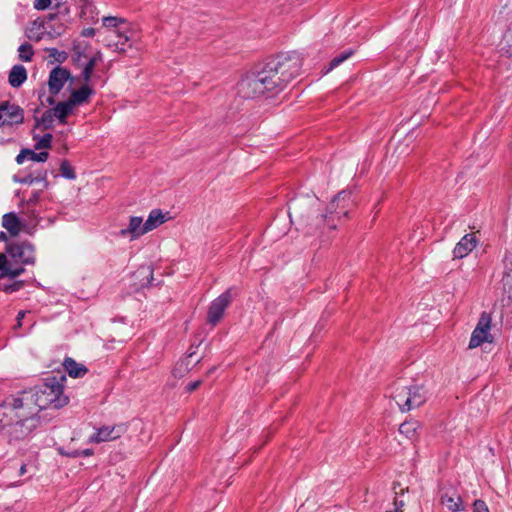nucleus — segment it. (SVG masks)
Instances as JSON below:
<instances>
[{"label": "nucleus", "instance_id": "nucleus-44", "mask_svg": "<svg viewBox=\"0 0 512 512\" xmlns=\"http://www.w3.org/2000/svg\"><path fill=\"white\" fill-rule=\"evenodd\" d=\"M93 454V451L91 449H85L83 451H75L71 454L73 457L77 456H91Z\"/></svg>", "mask_w": 512, "mask_h": 512}, {"label": "nucleus", "instance_id": "nucleus-26", "mask_svg": "<svg viewBox=\"0 0 512 512\" xmlns=\"http://www.w3.org/2000/svg\"><path fill=\"white\" fill-rule=\"evenodd\" d=\"M102 54L97 52L94 56L88 59L87 63L84 65L81 76L85 83L90 82L94 68L96 64L101 61Z\"/></svg>", "mask_w": 512, "mask_h": 512}, {"label": "nucleus", "instance_id": "nucleus-24", "mask_svg": "<svg viewBox=\"0 0 512 512\" xmlns=\"http://www.w3.org/2000/svg\"><path fill=\"white\" fill-rule=\"evenodd\" d=\"M45 24L46 22L45 21H39V20H35L31 27H29L26 31V36L30 39V40H33V41H40L43 39V35H44V30L46 29L45 27Z\"/></svg>", "mask_w": 512, "mask_h": 512}, {"label": "nucleus", "instance_id": "nucleus-7", "mask_svg": "<svg viewBox=\"0 0 512 512\" xmlns=\"http://www.w3.org/2000/svg\"><path fill=\"white\" fill-rule=\"evenodd\" d=\"M6 254L7 257L9 256L22 265H34L36 263L35 246L28 241L8 244Z\"/></svg>", "mask_w": 512, "mask_h": 512}, {"label": "nucleus", "instance_id": "nucleus-33", "mask_svg": "<svg viewBox=\"0 0 512 512\" xmlns=\"http://www.w3.org/2000/svg\"><path fill=\"white\" fill-rule=\"evenodd\" d=\"M60 171L63 177L67 179H75L76 175L71 167L70 163L67 160H63L60 164Z\"/></svg>", "mask_w": 512, "mask_h": 512}, {"label": "nucleus", "instance_id": "nucleus-25", "mask_svg": "<svg viewBox=\"0 0 512 512\" xmlns=\"http://www.w3.org/2000/svg\"><path fill=\"white\" fill-rule=\"evenodd\" d=\"M64 367H65L66 371L68 372L69 376L74 377V378L82 377L87 372V368L84 365L77 363L72 358L65 359Z\"/></svg>", "mask_w": 512, "mask_h": 512}, {"label": "nucleus", "instance_id": "nucleus-27", "mask_svg": "<svg viewBox=\"0 0 512 512\" xmlns=\"http://www.w3.org/2000/svg\"><path fill=\"white\" fill-rule=\"evenodd\" d=\"M102 22L103 26L109 29L108 33L111 30H123L128 28V24L126 20L123 18L108 16L104 17L102 19Z\"/></svg>", "mask_w": 512, "mask_h": 512}, {"label": "nucleus", "instance_id": "nucleus-21", "mask_svg": "<svg viewBox=\"0 0 512 512\" xmlns=\"http://www.w3.org/2000/svg\"><path fill=\"white\" fill-rule=\"evenodd\" d=\"M166 221L165 215L160 209H153L146 219L145 227L147 230V233L156 229L158 226L163 224Z\"/></svg>", "mask_w": 512, "mask_h": 512}, {"label": "nucleus", "instance_id": "nucleus-9", "mask_svg": "<svg viewBox=\"0 0 512 512\" xmlns=\"http://www.w3.org/2000/svg\"><path fill=\"white\" fill-rule=\"evenodd\" d=\"M232 298V288H229L211 302L207 312L208 324L215 326L220 322Z\"/></svg>", "mask_w": 512, "mask_h": 512}, {"label": "nucleus", "instance_id": "nucleus-40", "mask_svg": "<svg viewBox=\"0 0 512 512\" xmlns=\"http://www.w3.org/2000/svg\"><path fill=\"white\" fill-rule=\"evenodd\" d=\"M474 512H489V509L484 501L476 500L473 504Z\"/></svg>", "mask_w": 512, "mask_h": 512}, {"label": "nucleus", "instance_id": "nucleus-47", "mask_svg": "<svg viewBox=\"0 0 512 512\" xmlns=\"http://www.w3.org/2000/svg\"><path fill=\"white\" fill-rule=\"evenodd\" d=\"M26 473V465L23 464L19 469V475H24Z\"/></svg>", "mask_w": 512, "mask_h": 512}, {"label": "nucleus", "instance_id": "nucleus-52", "mask_svg": "<svg viewBox=\"0 0 512 512\" xmlns=\"http://www.w3.org/2000/svg\"><path fill=\"white\" fill-rule=\"evenodd\" d=\"M395 504H396L397 506H398V505L403 506V502H402V501L398 502V501L396 500V501H395Z\"/></svg>", "mask_w": 512, "mask_h": 512}, {"label": "nucleus", "instance_id": "nucleus-39", "mask_svg": "<svg viewBox=\"0 0 512 512\" xmlns=\"http://www.w3.org/2000/svg\"><path fill=\"white\" fill-rule=\"evenodd\" d=\"M23 287V281H14L11 284L4 285V291L8 293H12L18 291Z\"/></svg>", "mask_w": 512, "mask_h": 512}, {"label": "nucleus", "instance_id": "nucleus-1", "mask_svg": "<svg viewBox=\"0 0 512 512\" xmlns=\"http://www.w3.org/2000/svg\"><path fill=\"white\" fill-rule=\"evenodd\" d=\"M316 204L317 199L305 198L295 199L289 205L288 214L290 219L292 221L295 219L300 226L307 228L308 233L317 230L324 222L327 223L330 229H335V220L347 217L354 206L351 193L347 191H341L334 197L328 205L327 214L325 215H318L315 213L316 211L311 210Z\"/></svg>", "mask_w": 512, "mask_h": 512}, {"label": "nucleus", "instance_id": "nucleus-2", "mask_svg": "<svg viewBox=\"0 0 512 512\" xmlns=\"http://www.w3.org/2000/svg\"><path fill=\"white\" fill-rule=\"evenodd\" d=\"M11 423L4 425L9 441L24 440L41 425L39 413L42 411L29 391H23L15 397L6 399Z\"/></svg>", "mask_w": 512, "mask_h": 512}, {"label": "nucleus", "instance_id": "nucleus-4", "mask_svg": "<svg viewBox=\"0 0 512 512\" xmlns=\"http://www.w3.org/2000/svg\"><path fill=\"white\" fill-rule=\"evenodd\" d=\"M30 392L41 410L49 406L61 408L68 403V397L63 394V385L56 377H48L42 385Z\"/></svg>", "mask_w": 512, "mask_h": 512}, {"label": "nucleus", "instance_id": "nucleus-18", "mask_svg": "<svg viewBox=\"0 0 512 512\" xmlns=\"http://www.w3.org/2000/svg\"><path fill=\"white\" fill-rule=\"evenodd\" d=\"M93 93L94 91L86 83L81 88L72 91L68 101L75 108L77 106L83 105L84 103H87Z\"/></svg>", "mask_w": 512, "mask_h": 512}, {"label": "nucleus", "instance_id": "nucleus-32", "mask_svg": "<svg viewBox=\"0 0 512 512\" xmlns=\"http://www.w3.org/2000/svg\"><path fill=\"white\" fill-rule=\"evenodd\" d=\"M352 53L353 52L350 50V51H346V52L342 53L339 56L334 57L330 62L327 72L331 71L332 69H334L337 66H339L340 64H342L345 60H347L352 55Z\"/></svg>", "mask_w": 512, "mask_h": 512}, {"label": "nucleus", "instance_id": "nucleus-28", "mask_svg": "<svg viewBox=\"0 0 512 512\" xmlns=\"http://www.w3.org/2000/svg\"><path fill=\"white\" fill-rule=\"evenodd\" d=\"M2 276H6L11 280H14L18 276L22 275L25 272V269L23 266L19 267H12L9 261L7 260V263L5 264V267L1 269Z\"/></svg>", "mask_w": 512, "mask_h": 512}, {"label": "nucleus", "instance_id": "nucleus-45", "mask_svg": "<svg viewBox=\"0 0 512 512\" xmlns=\"http://www.w3.org/2000/svg\"><path fill=\"white\" fill-rule=\"evenodd\" d=\"M201 384V381H194V382H191L187 385L186 389L188 392H192L194 390H196Z\"/></svg>", "mask_w": 512, "mask_h": 512}, {"label": "nucleus", "instance_id": "nucleus-38", "mask_svg": "<svg viewBox=\"0 0 512 512\" xmlns=\"http://www.w3.org/2000/svg\"><path fill=\"white\" fill-rule=\"evenodd\" d=\"M53 117L54 114H53V109L51 110H47L46 112L43 113V115L41 116V119H40V122L46 127H50L51 123H52V120H53Z\"/></svg>", "mask_w": 512, "mask_h": 512}, {"label": "nucleus", "instance_id": "nucleus-42", "mask_svg": "<svg viewBox=\"0 0 512 512\" xmlns=\"http://www.w3.org/2000/svg\"><path fill=\"white\" fill-rule=\"evenodd\" d=\"M30 149H22L16 157L17 164H22L24 160L29 158Z\"/></svg>", "mask_w": 512, "mask_h": 512}, {"label": "nucleus", "instance_id": "nucleus-50", "mask_svg": "<svg viewBox=\"0 0 512 512\" xmlns=\"http://www.w3.org/2000/svg\"><path fill=\"white\" fill-rule=\"evenodd\" d=\"M55 17H56V14H50V15L48 16V19H49V20H53Z\"/></svg>", "mask_w": 512, "mask_h": 512}, {"label": "nucleus", "instance_id": "nucleus-48", "mask_svg": "<svg viewBox=\"0 0 512 512\" xmlns=\"http://www.w3.org/2000/svg\"><path fill=\"white\" fill-rule=\"evenodd\" d=\"M24 314H25V313H24L23 311H20V312L18 313V315H17V319H18V320L22 319V318L24 317Z\"/></svg>", "mask_w": 512, "mask_h": 512}, {"label": "nucleus", "instance_id": "nucleus-31", "mask_svg": "<svg viewBox=\"0 0 512 512\" xmlns=\"http://www.w3.org/2000/svg\"><path fill=\"white\" fill-rule=\"evenodd\" d=\"M50 58L54 59V61L58 63H64L68 59V54L65 51H60L56 48H48L46 49Z\"/></svg>", "mask_w": 512, "mask_h": 512}, {"label": "nucleus", "instance_id": "nucleus-19", "mask_svg": "<svg viewBox=\"0 0 512 512\" xmlns=\"http://www.w3.org/2000/svg\"><path fill=\"white\" fill-rule=\"evenodd\" d=\"M2 226L13 237L18 236L22 228V224L14 212H9L3 215Z\"/></svg>", "mask_w": 512, "mask_h": 512}, {"label": "nucleus", "instance_id": "nucleus-46", "mask_svg": "<svg viewBox=\"0 0 512 512\" xmlns=\"http://www.w3.org/2000/svg\"><path fill=\"white\" fill-rule=\"evenodd\" d=\"M82 35L85 37H93L95 35L94 28H86L82 31Z\"/></svg>", "mask_w": 512, "mask_h": 512}, {"label": "nucleus", "instance_id": "nucleus-11", "mask_svg": "<svg viewBox=\"0 0 512 512\" xmlns=\"http://www.w3.org/2000/svg\"><path fill=\"white\" fill-rule=\"evenodd\" d=\"M132 31L129 28L123 30H111L107 35V46L114 48L115 51L123 53L132 46Z\"/></svg>", "mask_w": 512, "mask_h": 512}, {"label": "nucleus", "instance_id": "nucleus-36", "mask_svg": "<svg viewBox=\"0 0 512 512\" xmlns=\"http://www.w3.org/2000/svg\"><path fill=\"white\" fill-rule=\"evenodd\" d=\"M503 41L505 42L508 48V53L512 55V23L510 24L506 33L504 34Z\"/></svg>", "mask_w": 512, "mask_h": 512}, {"label": "nucleus", "instance_id": "nucleus-6", "mask_svg": "<svg viewBox=\"0 0 512 512\" xmlns=\"http://www.w3.org/2000/svg\"><path fill=\"white\" fill-rule=\"evenodd\" d=\"M238 93L245 99H254L264 95L270 96L259 71L248 73L240 80Z\"/></svg>", "mask_w": 512, "mask_h": 512}, {"label": "nucleus", "instance_id": "nucleus-35", "mask_svg": "<svg viewBox=\"0 0 512 512\" xmlns=\"http://www.w3.org/2000/svg\"><path fill=\"white\" fill-rule=\"evenodd\" d=\"M48 157V152L35 153L34 151L30 150L29 153V159L35 162H45Z\"/></svg>", "mask_w": 512, "mask_h": 512}, {"label": "nucleus", "instance_id": "nucleus-10", "mask_svg": "<svg viewBox=\"0 0 512 512\" xmlns=\"http://www.w3.org/2000/svg\"><path fill=\"white\" fill-rule=\"evenodd\" d=\"M24 111L16 104L3 102L0 104V127L23 123Z\"/></svg>", "mask_w": 512, "mask_h": 512}, {"label": "nucleus", "instance_id": "nucleus-17", "mask_svg": "<svg viewBox=\"0 0 512 512\" xmlns=\"http://www.w3.org/2000/svg\"><path fill=\"white\" fill-rule=\"evenodd\" d=\"M14 181L21 183V184H29L32 185L34 183H43V187H48V181H47V171L44 169L36 170L34 172L28 173L25 176H14Z\"/></svg>", "mask_w": 512, "mask_h": 512}, {"label": "nucleus", "instance_id": "nucleus-37", "mask_svg": "<svg viewBox=\"0 0 512 512\" xmlns=\"http://www.w3.org/2000/svg\"><path fill=\"white\" fill-rule=\"evenodd\" d=\"M505 272L503 277H508V280L512 281V253L506 256L505 259Z\"/></svg>", "mask_w": 512, "mask_h": 512}, {"label": "nucleus", "instance_id": "nucleus-43", "mask_svg": "<svg viewBox=\"0 0 512 512\" xmlns=\"http://www.w3.org/2000/svg\"><path fill=\"white\" fill-rule=\"evenodd\" d=\"M41 191H35L32 193L31 197L26 201L28 206H32L36 204L40 199Z\"/></svg>", "mask_w": 512, "mask_h": 512}, {"label": "nucleus", "instance_id": "nucleus-16", "mask_svg": "<svg viewBox=\"0 0 512 512\" xmlns=\"http://www.w3.org/2000/svg\"><path fill=\"white\" fill-rule=\"evenodd\" d=\"M441 504L451 512H458L464 509L460 495L453 490H447L442 494Z\"/></svg>", "mask_w": 512, "mask_h": 512}, {"label": "nucleus", "instance_id": "nucleus-49", "mask_svg": "<svg viewBox=\"0 0 512 512\" xmlns=\"http://www.w3.org/2000/svg\"><path fill=\"white\" fill-rule=\"evenodd\" d=\"M0 240H4V241H6V240H7V236H6V234H5V233H3V232H2V233L0 234Z\"/></svg>", "mask_w": 512, "mask_h": 512}, {"label": "nucleus", "instance_id": "nucleus-15", "mask_svg": "<svg viewBox=\"0 0 512 512\" xmlns=\"http://www.w3.org/2000/svg\"><path fill=\"white\" fill-rule=\"evenodd\" d=\"M476 237L469 233L464 235L456 244L453 250L454 258L462 259L466 257L476 247Z\"/></svg>", "mask_w": 512, "mask_h": 512}, {"label": "nucleus", "instance_id": "nucleus-29", "mask_svg": "<svg viewBox=\"0 0 512 512\" xmlns=\"http://www.w3.org/2000/svg\"><path fill=\"white\" fill-rule=\"evenodd\" d=\"M417 423L416 422H404L399 427V432L405 435L408 439H413L416 435Z\"/></svg>", "mask_w": 512, "mask_h": 512}, {"label": "nucleus", "instance_id": "nucleus-14", "mask_svg": "<svg viewBox=\"0 0 512 512\" xmlns=\"http://www.w3.org/2000/svg\"><path fill=\"white\" fill-rule=\"evenodd\" d=\"M147 233L143 218L140 216L130 217L127 228L121 229L119 235L121 237H128L130 241L138 239L140 236Z\"/></svg>", "mask_w": 512, "mask_h": 512}, {"label": "nucleus", "instance_id": "nucleus-30", "mask_svg": "<svg viewBox=\"0 0 512 512\" xmlns=\"http://www.w3.org/2000/svg\"><path fill=\"white\" fill-rule=\"evenodd\" d=\"M19 58L24 62H30L34 55L33 48L30 44L24 43L18 48Z\"/></svg>", "mask_w": 512, "mask_h": 512}, {"label": "nucleus", "instance_id": "nucleus-8", "mask_svg": "<svg viewBox=\"0 0 512 512\" xmlns=\"http://www.w3.org/2000/svg\"><path fill=\"white\" fill-rule=\"evenodd\" d=\"M491 323H492V318H491L490 313L485 312V311L482 312L480 315V318L478 320V323L470 337V341H469L470 349L477 348L485 342H488V343L493 342V336L490 333Z\"/></svg>", "mask_w": 512, "mask_h": 512}, {"label": "nucleus", "instance_id": "nucleus-12", "mask_svg": "<svg viewBox=\"0 0 512 512\" xmlns=\"http://www.w3.org/2000/svg\"><path fill=\"white\" fill-rule=\"evenodd\" d=\"M126 432L124 425L103 426L96 430L88 439L89 443H101L120 438Z\"/></svg>", "mask_w": 512, "mask_h": 512}, {"label": "nucleus", "instance_id": "nucleus-41", "mask_svg": "<svg viewBox=\"0 0 512 512\" xmlns=\"http://www.w3.org/2000/svg\"><path fill=\"white\" fill-rule=\"evenodd\" d=\"M51 5V0H35L34 8L36 10H45Z\"/></svg>", "mask_w": 512, "mask_h": 512}, {"label": "nucleus", "instance_id": "nucleus-20", "mask_svg": "<svg viewBox=\"0 0 512 512\" xmlns=\"http://www.w3.org/2000/svg\"><path fill=\"white\" fill-rule=\"evenodd\" d=\"M27 79V71L22 65H14L9 73V84L14 87H20Z\"/></svg>", "mask_w": 512, "mask_h": 512}, {"label": "nucleus", "instance_id": "nucleus-23", "mask_svg": "<svg viewBox=\"0 0 512 512\" xmlns=\"http://www.w3.org/2000/svg\"><path fill=\"white\" fill-rule=\"evenodd\" d=\"M73 109L74 107L71 105V103L68 100H66L63 102H59L53 108V114L61 124H65L67 116L72 113Z\"/></svg>", "mask_w": 512, "mask_h": 512}, {"label": "nucleus", "instance_id": "nucleus-3", "mask_svg": "<svg viewBox=\"0 0 512 512\" xmlns=\"http://www.w3.org/2000/svg\"><path fill=\"white\" fill-rule=\"evenodd\" d=\"M301 67L302 58L294 51L269 59L259 73L270 96L283 91L299 75Z\"/></svg>", "mask_w": 512, "mask_h": 512}, {"label": "nucleus", "instance_id": "nucleus-5", "mask_svg": "<svg viewBox=\"0 0 512 512\" xmlns=\"http://www.w3.org/2000/svg\"><path fill=\"white\" fill-rule=\"evenodd\" d=\"M393 398L399 409L402 412H407L425 403L427 391L422 385L397 387L393 393Z\"/></svg>", "mask_w": 512, "mask_h": 512}, {"label": "nucleus", "instance_id": "nucleus-13", "mask_svg": "<svg viewBox=\"0 0 512 512\" xmlns=\"http://www.w3.org/2000/svg\"><path fill=\"white\" fill-rule=\"evenodd\" d=\"M71 77L68 69L57 66L49 74L48 86L51 94H58Z\"/></svg>", "mask_w": 512, "mask_h": 512}, {"label": "nucleus", "instance_id": "nucleus-34", "mask_svg": "<svg viewBox=\"0 0 512 512\" xmlns=\"http://www.w3.org/2000/svg\"><path fill=\"white\" fill-rule=\"evenodd\" d=\"M51 142H52V135L49 133L44 134L43 137L35 145V148L36 149L49 148L51 146Z\"/></svg>", "mask_w": 512, "mask_h": 512}, {"label": "nucleus", "instance_id": "nucleus-51", "mask_svg": "<svg viewBox=\"0 0 512 512\" xmlns=\"http://www.w3.org/2000/svg\"><path fill=\"white\" fill-rule=\"evenodd\" d=\"M178 370H179V368H175V369L173 370V374H174L175 376H177V372H178Z\"/></svg>", "mask_w": 512, "mask_h": 512}, {"label": "nucleus", "instance_id": "nucleus-22", "mask_svg": "<svg viewBox=\"0 0 512 512\" xmlns=\"http://www.w3.org/2000/svg\"><path fill=\"white\" fill-rule=\"evenodd\" d=\"M88 43L86 42H74L72 47V60L75 64L81 65L83 60L88 59L87 56Z\"/></svg>", "mask_w": 512, "mask_h": 512}]
</instances>
